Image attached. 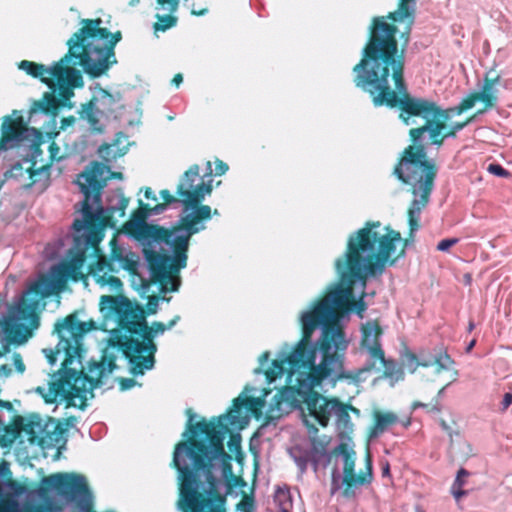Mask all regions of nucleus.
<instances>
[{"label": "nucleus", "mask_w": 512, "mask_h": 512, "mask_svg": "<svg viewBox=\"0 0 512 512\" xmlns=\"http://www.w3.org/2000/svg\"><path fill=\"white\" fill-rule=\"evenodd\" d=\"M359 413V410L350 404H345L337 398V404L333 411L337 425L347 428L351 425L350 412Z\"/></svg>", "instance_id": "25"}, {"label": "nucleus", "mask_w": 512, "mask_h": 512, "mask_svg": "<svg viewBox=\"0 0 512 512\" xmlns=\"http://www.w3.org/2000/svg\"><path fill=\"white\" fill-rule=\"evenodd\" d=\"M32 168V162L29 158H23L21 161L13 164L7 174L14 179L28 180L29 172Z\"/></svg>", "instance_id": "27"}, {"label": "nucleus", "mask_w": 512, "mask_h": 512, "mask_svg": "<svg viewBox=\"0 0 512 512\" xmlns=\"http://www.w3.org/2000/svg\"><path fill=\"white\" fill-rule=\"evenodd\" d=\"M475 328V323L473 320H469V323H468V327H467V331L470 333L474 330Z\"/></svg>", "instance_id": "60"}, {"label": "nucleus", "mask_w": 512, "mask_h": 512, "mask_svg": "<svg viewBox=\"0 0 512 512\" xmlns=\"http://www.w3.org/2000/svg\"><path fill=\"white\" fill-rule=\"evenodd\" d=\"M276 501L279 502V508L281 512H289L292 508V502L289 498L288 493L279 491L276 494Z\"/></svg>", "instance_id": "34"}, {"label": "nucleus", "mask_w": 512, "mask_h": 512, "mask_svg": "<svg viewBox=\"0 0 512 512\" xmlns=\"http://www.w3.org/2000/svg\"><path fill=\"white\" fill-rule=\"evenodd\" d=\"M110 245L111 252L109 258L104 255H98L96 262L89 267V274L93 276L95 282L100 286H109L111 290L121 292L123 283L112 273L118 272L116 263L118 264L125 254L115 238L110 241Z\"/></svg>", "instance_id": "13"}, {"label": "nucleus", "mask_w": 512, "mask_h": 512, "mask_svg": "<svg viewBox=\"0 0 512 512\" xmlns=\"http://www.w3.org/2000/svg\"><path fill=\"white\" fill-rule=\"evenodd\" d=\"M512 403V393L507 392L504 394L503 400H502V409L506 410Z\"/></svg>", "instance_id": "49"}, {"label": "nucleus", "mask_w": 512, "mask_h": 512, "mask_svg": "<svg viewBox=\"0 0 512 512\" xmlns=\"http://www.w3.org/2000/svg\"><path fill=\"white\" fill-rule=\"evenodd\" d=\"M354 285H355V283L352 285V290H354ZM364 296H365V293L363 292L361 297L358 300H356L354 297V291H352V296L348 300V310L351 307H354L356 312L360 315V317H363L362 314L366 310V304L363 300Z\"/></svg>", "instance_id": "32"}, {"label": "nucleus", "mask_w": 512, "mask_h": 512, "mask_svg": "<svg viewBox=\"0 0 512 512\" xmlns=\"http://www.w3.org/2000/svg\"><path fill=\"white\" fill-rule=\"evenodd\" d=\"M160 196L163 199V203H157L155 206H153L155 214L163 212L167 208V206L172 203L181 202L180 197L178 195L177 197L172 195L170 191L167 189L161 190Z\"/></svg>", "instance_id": "30"}, {"label": "nucleus", "mask_w": 512, "mask_h": 512, "mask_svg": "<svg viewBox=\"0 0 512 512\" xmlns=\"http://www.w3.org/2000/svg\"><path fill=\"white\" fill-rule=\"evenodd\" d=\"M457 376H458V371L457 370H453V378L452 380L447 383L446 385H444L442 388L439 389L438 393H437V397H441L444 393V390L454 381H456L457 379Z\"/></svg>", "instance_id": "51"}, {"label": "nucleus", "mask_w": 512, "mask_h": 512, "mask_svg": "<svg viewBox=\"0 0 512 512\" xmlns=\"http://www.w3.org/2000/svg\"><path fill=\"white\" fill-rule=\"evenodd\" d=\"M403 426L407 428L410 425V419H407L406 421L402 422Z\"/></svg>", "instance_id": "64"}, {"label": "nucleus", "mask_w": 512, "mask_h": 512, "mask_svg": "<svg viewBox=\"0 0 512 512\" xmlns=\"http://www.w3.org/2000/svg\"><path fill=\"white\" fill-rule=\"evenodd\" d=\"M449 118L450 110H444L441 116L438 117L428 136L430 145H435L437 148H440L447 138L456 137L457 132L466 127L473 120L474 116L462 122H455L447 128L446 122Z\"/></svg>", "instance_id": "19"}, {"label": "nucleus", "mask_w": 512, "mask_h": 512, "mask_svg": "<svg viewBox=\"0 0 512 512\" xmlns=\"http://www.w3.org/2000/svg\"><path fill=\"white\" fill-rule=\"evenodd\" d=\"M119 384H120V389L122 391H125V390L132 388L136 384V381L133 378H120Z\"/></svg>", "instance_id": "42"}, {"label": "nucleus", "mask_w": 512, "mask_h": 512, "mask_svg": "<svg viewBox=\"0 0 512 512\" xmlns=\"http://www.w3.org/2000/svg\"><path fill=\"white\" fill-rule=\"evenodd\" d=\"M399 417L392 411L375 409L372 412V423L368 428L367 436L370 440L379 438L388 429L399 423Z\"/></svg>", "instance_id": "21"}, {"label": "nucleus", "mask_w": 512, "mask_h": 512, "mask_svg": "<svg viewBox=\"0 0 512 512\" xmlns=\"http://www.w3.org/2000/svg\"><path fill=\"white\" fill-rule=\"evenodd\" d=\"M404 364L411 372H414L419 366L425 368L435 366L436 371L440 373L450 370L454 365V360L443 349H439L433 354L421 351L419 357L411 351H406L404 354Z\"/></svg>", "instance_id": "15"}, {"label": "nucleus", "mask_w": 512, "mask_h": 512, "mask_svg": "<svg viewBox=\"0 0 512 512\" xmlns=\"http://www.w3.org/2000/svg\"><path fill=\"white\" fill-rule=\"evenodd\" d=\"M99 103L103 109H100L101 114L109 113L114 111L115 98L107 90L101 89L99 97H95V103Z\"/></svg>", "instance_id": "29"}, {"label": "nucleus", "mask_w": 512, "mask_h": 512, "mask_svg": "<svg viewBox=\"0 0 512 512\" xmlns=\"http://www.w3.org/2000/svg\"><path fill=\"white\" fill-rule=\"evenodd\" d=\"M405 54L399 51L392 36L377 37L361 54L353 67L355 86L367 93L375 107L398 108L399 119L407 126L411 144L403 149L392 175L413 199L408 209L409 238L420 228V214L428 205L438 167L427 156L423 136L431 132L443 108L435 101L409 93L404 77Z\"/></svg>", "instance_id": "1"}, {"label": "nucleus", "mask_w": 512, "mask_h": 512, "mask_svg": "<svg viewBox=\"0 0 512 512\" xmlns=\"http://www.w3.org/2000/svg\"><path fill=\"white\" fill-rule=\"evenodd\" d=\"M269 357V352H264L262 355H261V358H260V361H266Z\"/></svg>", "instance_id": "62"}, {"label": "nucleus", "mask_w": 512, "mask_h": 512, "mask_svg": "<svg viewBox=\"0 0 512 512\" xmlns=\"http://www.w3.org/2000/svg\"><path fill=\"white\" fill-rule=\"evenodd\" d=\"M48 152H49V156L45 162H51V165H52L55 160L59 161L62 159V156L59 155L60 147L57 145L56 142L52 141L49 143Z\"/></svg>", "instance_id": "35"}, {"label": "nucleus", "mask_w": 512, "mask_h": 512, "mask_svg": "<svg viewBox=\"0 0 512 512\" xmlns=\"http://www.w3.org/2000/svg\"><path fill=\"white\" fill-rule=\"evenodd\" d=\"M74 57H67V53L51 68H47L43 64H39L29 60H22L18 64L20 70L25 71L28 75L39 78L41 82L53 87L55 82L59 85L67 84L71 87H82L83 77L79 70L73 65Z\"/></svg>", "instance_id": "11"}, {"label": "nucleus", "mask_w": 512, "mask_h": 512, "mask_svg": "<svg viewBox=\"0 0 512 512\" xmlns=\"http://www.w3.org/2000/svg\"><path fill=\"white\" fill-rule=\"evenodd\" d=\"M101 18L82 19V27L67 41V57H74L73 65H79L91 78H98L117 63L115 46L122 33H111L101 27Z\"/></svg>", "instance_id": "9"}, {"label": "nucleus", "mask_w": 512, "mask_h": 512, "mask_svg": "<svg viewBox=\"0 0 512 512\" xmlns=\"http://www.w3.org/2000/svg\"><path fill=\"white\" fill-rule=\"evenodd\" d=\"M207 169H208V175H211L212 174V165H211L210 161L207 162Z\"/></svg>", "instance_id": "63"}, {"label": "nucleus", "mask_w": 512, "mask_h": 512, "mask_svg": "<svg viewBox=\"0 0 512 512\" xmlns=\"http://www.w3.org/2000/svg\"><path fill=\"white\" fill-rule=\"evenodd\" d=\"M144 196L148 200L157 201V197L150 187L145 188Z\"/></svg>", "instance_id": "52"}, {"label": "nucleus", "mask_w": 512, "mask_h": 512, "mask_svg": "<svg viewBox=\"0 0 512 512\" xmlns=\"http://www.w3.org/2000/svg\"><path fill=\"white\" fill-rule=\"evenodd\" d=\"M361 348L364 349L371 360H383L384 350L380 342L383 330L377 320L368 321L361 328Z\"/></svg>", "instance_id": "20"}, {"label": "nucleus", "mask_w": 512, "mask_h": 512, "mask_svg": "<svg viewBox=\"0 0 512 512\" xmlns=\"http://www.w3.org/2000/svg\"><path fill=\"white\" fill-rule=\"evenodd\" d=\"M228 449L232 453H240L241 451V437L239 434H231L227 443Z\"/></svg>", "instance_id": "36"}, {"label": "nucleus", "mask_w": 512, "mask_h": 512, "mask_svg": "<svg viewBox=\"0 0 512 512\" xmlns=\"http://www.w3.org/2000/svg\"><path fill=\"white\" fill-rule=\"evenodd\" d=\"M166 14H156L157 21L154 23L153 28L156 32H165L166 30L176 26L178 18L174 15L176 12L165 11Z\"/></svg>", "instance_id": "28"}, {"label": "nucleus", "mask_w": 512, "mask_h": 512, "mask_svg": "<svg viewBox=\"0 0 512 512\" xmlns=\"http://www.w3.org/2000/svg\"><path fill=\"white\" fill-rule=\"evenodd\" d=\"M14 363H15L16 369L19 372L22 373L25 370V365H24V363L21 359V356L19 354L14 355Z\"/></svg>", "instance_id": "48"}, {"label": "nucleus", "mask_w": 512, "mask_h": 512, "mask_svg": "<svg viewBox=\"0 0 512 512\" xmlns=\"http://www.w3.org/2000/svg\"><path fill=\"white\" fill-rule=\"evenodd\" d=\"M185 440L175 446L172 465L179 473L178 507L181 512H227V495L245 486L241 476L233 474L232 457L224 449L230 432L227 424L202 418L187 409Z\"/></svg>", "instance_id": "3"}, {"label": "nucleus", "mask_w": 512, "mask_h": 512, "mask_svg": "<svg viewBox=\"0 0 512 512\" xmlns=\"http://www.w3.org/2000/svg\"><path fill=\"white\" fill-rule=\"evenodd\" d=\"M323 359L310 371L300 375V378H292L295 382L294 387H283L274 396L270 404L268 414L270 417H280L283 412L282 405L286 404L290 408H301L304 422L307 427H312L315 431L314 423L321 427H326L333 416L337 398L326 397L314 390V387L320 385L325 379H330L333 384L341 380H356L359 373L345 371L343 362L344 345H339L331 354L329 340L323 344ZM291 382V379H290Z\"/></svg>", "instance_id": "6"}, {"label": "nucleus", "mask_w": 512, "mask_h": 512, "mask_svg": "<svg viewBox=\"0 0 512 512\" xmlns=\"http://www.w3.org/2000/svg\"><path fill=\"white\" fill-rule=\"evenodd\" d=\"M105 166L99 162H93L90 168L79 174L77 184L80 191L84 195L82 201L83 219H75L73 229L76 232L88 230L87 234L78 235L74 238L73 247L68 251V259H71L76 253L83 251L85 260L87 259V251L95 248L102 238V228L113 226V215L117 212L119 217H124L129 204V198L121 195L117 207H110L109 214H104L101 205V195L106 186L104 178Z\"/></svg>", "instance_id": "8"}, {"label": "nucleus", "mask_w": 512, "mask_h": 512, "mask_svg": "<svg viewBox=\"0 0 512 512\" xmlns=\"http://www.w3.org/2000/svg\"><path fill=\"white\" fill-rule=\"evenodd\" d=\"M228 168L229 167L225 162H223L219 159L216 160V167H215L216 175L221 176V175L225 174L227 172Z\"/></svg>", "instance_id": "43"}, {"label": "nucleus", "mask_w": 512, "mask_h": 512, "mask_svg": "<svg viewBox=\"0 0 512 512\" xmlns=\"http://www.w3.org/2000/svg\"><path fill=\"white\" fill-rule=\"evenodd\" d=\"M334 454L343 456V497L349 499L355 496L356 490L361 486L368 485L372 482V460L368 453L366 457L365 471L358 474L355 472V452L348 449L347 444L340 443L333 451Z\"/></svg>", "instance_id": "12"}, {"label": "nucleus", "mask_w": 512, "mask_h": 512, "mask_svg": "<svg viewBox=\"0 0 512 512\" xmlns=\"http://www.w3.org/2000/svg\"><path fill=\"white\" fill-rule=\"evenodd\" d=\"M208 13L207 7L196 6L195 4L191 7V14L194 16H204Z\"/></svg>", "instance_id": "45"}, {"label": "nucleus", "mask_w": 512, "mask_h": 512, "mask_svg": "<svg viewBox=\"0 0 512 512\" xmlns=\"http://www.w3.org/2000/svg\"><path fill=\"white\" fill-rule=\"evenodd\" d=\"M266 401L263 397H253L246 396L242 398L241 396L236 397L232 401L231 408L227 411V413L219 416L213 417L215 422L220 421L221 423L229 425H236L240 418V411L243 407L247 408L255 418H260L262 415V410L265 407Z\"/></svg>", "instance_id": "17"}, {"label": "nucleus", "mask_w": 512, "mask_h": 512, "mask_svg": "<svg viewBox=\"0 0 512 512\" xmlns=\"http://www.w3.org/2000/svg\"><path fill=\"white\" fill-rule=\"evenodd\" d=\"M100 307L101 311L114 315L118 328L125 332L117 344L129 362L130 373L139 376L153 369L157 352L154 338L167 330L166 324L155 321L148 326L143 308L124 296L103 295Z\"/></svg>", "instance_id": "7"}, {"label": "nucleus", "mask_w": 512, "mask_h": 512, "mask_svg": "<svg viewBox=\"0 0 512 512\" xmlns=\"http://www.w3.org/2000/svg\"><path fill=\"white\" fill-rule=\"evenodd\" d=\"M180 317L179 316H175L173 319H171L168 324L166 325L167 329H170L172 328L178 321H179Z\"/></svg>", "instance_id": "55"}, {"label": "nucleus", "mask_w": 512, "mask_h": 512, "mask_svg": "<svg viewBox=\"0 0 512 512\" xmlns=\"http://www.w3.org/2000/svg\"><path fill=\"white\" fill-rule=\"evenodd\" d=\"M28 434H29V441L31 443H34L37 440V436L34 434V431H33L32 427H31L30 430H28Z\"/></svg>", "instance_id": "57"}, {"label": "nucleus", "mask_w": 512, "mask_h": 512, "mask_svg": "<svg viewBox=\"0 0 512 512\" xmlns=\"http://www.w3.org/2000/svg\"><path fill=\"white\" fill-rule=\"evenodd\" d=\"M469 475H470V473L466 469L460 468L457 472L456 478H455L452 486H456L458 488L463 487L466 483L465 478H467Z\"/></svg>", "instance_id": "39"}, {"label": "nucleus", "mask_w": 512, "mask_h": 512, "mask_svg": "<svg viewBox=\"0 0 512 512\" xmlns=\"http://www.w3.org/2000/svg\"><path fill=\"white\" fill-rule=\"evenodd\" d=\"M27 125L22 116H5L1 124L0 151L13 148L26 138Z\"/></svg>", "instance_id": "18"}, {"label": "nucleus", "mask_w": 512, "mask_h": 512, "mask_svg": "<svg viewBox=\"0 0 512 512\" xmlns=\"http://www.w3.org/2000/svg\"><path fill=\"white\" fill-rule=\"evenodd\" d=\"M488 171L493 174V175H496V176H499V177H508L509 176V172L503 168L500 164H490L488 166Z\"/></svg>", "instance_id": "40"}, {"label": "nucleus", "mask_w": 512, "mask_h": 512, "mask_svg": "<svg viewBox=\"0 0 512 512\" xmlns=\"http://www.w3.org/2000/svg\"><path fill=\"white\" fill-rule=\"evenodd\" d=\"M415 0H399L395 11L389 12L386 16L373 17L369 26L368 39L361 54L373 39L377 37L392 36L399 51L405 50L410 42V35L415 23Z\"/></svg>", "instance_id": "10"}, {"label": "nucleus", "mask_w": 512, "mask_h": 512, "mask_svg": "<svg viewBox=\"0 0 512 512\" xmlns=\"http://www.w3.org/2000/svg\"><path fill=\"white\" fill-rule=\"evenodd\" d=\"M381 474H382V477L391 478L390 464L387 460L381 462Z\"/></svg>", "instance_id": "47"}, {"label": "nucleus", "mask_w": 512, "mask_h": 512, "mask_svg": "<svg viewBox=\"0 0 512 512\" xmlns=\"http://www.w3.org/2000/svg\"><path fill=\"white\" fill-rule=\"evenodd\" d=\"M379 221H367L362 228L352 233L347 242L343 257L335 262L340 273V284L329 290L319 299L312 310L301 316L302 337L290 352L293 365L311 363L316 360L319 350L323 359V344L329 340L331 354L338 345L343 349L345 360L348 341L343 328L336 318L348 311V300L352 296V285L357 281L366 286L368 276L381 275L386 266H393L405 255L409 238L402 239L400 232L390 226L384 227V233L377 229Z\"/></svg>", "instance_id": "2"}, {"label": "nucleus", "mask_w": 512, "mask_h": 512, "mask_svg": "<svg viewBox=\"0 0 512 512\" xmlns=\"http://www.w3.org/2000/svg\"><path fill=\"white\" fill-rule=\"evenodd\" d=\"M378 361L383 367V374L388 378H395L396 380L403 378V371L400 367H398L397 363L393 359H386L384 357L383 360H372L368 367L362 369L361 371H369L371 370L375 362Z\"/></svg>", "instance_id": "26"}, {"label": "nucleus", "mask_w": 512, "mask_h": 512, "mask_svg": "<svg viewBox=\"0 0 512 512\" xmlns=\"http://www.w3.org/2000/svg\"><path fill=\"white\" fill-rule=\"evenodd\" d=\"M463 487L451 486V493L456 501H459L463 496L467 495V491L462 489Z\"/></svg>", "instance_id": "44"}, {"label": "nucleus", "mask_w": 512, "mask_h": 512, "mask_svg": "<svg viewBox=\"0 0 512 512\" xmlns=\"http://www.w3.org/2000/svg\"><path fill=\"white\" fill-rule=\"evenodd\" d=\"M183 81V76L182 74L180 73H177L174 75V77L172 78V84H174L175 86H179Z\"/></svg>", "instance_id": "54"}, {"label": "nucleus", "mask_w": 512, "mask_h": 512, "mask_svg": "<svg viewBox=\"0 0 512 512\" xmlns=\"http://www.w3.org/2000/svg\"><path fill=\"white\" fill-rule=\"evenodd\" d=\"M61 88V96L64 99H69L73 95V91L71 90V86H68L67 84L59 85Z\"/></svg>", "instance_id": "46"}, {"label": "nucleus", "mask_w": 512, "mask_h": 512, "mask_svg": "<svg viewBox=\"0 0 512 512\" xmlns=\"http://www.w3.org/2000/svg\"><path fill=\"white\" fill-rule=\"evenodd\" d=\"M500 80V73L496 72L494 69H490L484 75L481 90L469 94V99L465 102L466 105H475L478 101L483 103V108L479 109L475 115L483 114L497 106L498 90L495 86L500 83Z\"/></svg>", "instance_id": "14"}, {"label": "nucleus", "mask_w": 512, "mask_h": 512, "mask_svg": "<svg viewBox=\"0 0 512 512\" xmlns=\"http://www.w3.org/2000/svg\"><path fill=\"white\" fill-rule=\"evenodd\" d=\"M440 426L442 427V429L447 432V434L449 435L450 438H452L453 436V431L451 429V427L447 424V422L443 419L440 420Z\"/></svg>", "instance_id": "53"}, {"label": "nucleus", "mask_w": 512, "mask_h": 512, "mask_svg": "<svg viewBox=\"0 0 512 512\" xmlns=\"http://www.w3.org/2000/svg\"><path fill=\"white\" fill-rule=\"evenodd\" d=\"M60 100L52 92H46L41 100L33 104L32 111L40 110L45 114H55L60 107Z\"/></svg>", "instance_id": "24"}, {"label": "nucleus", "mask_w": 512, "mask_h": 512, "mask_svg": "<svg viewBox=\"0 0 512 512\" xmlns=\"http://www.w3.org/2000/svg\"><path fill=\"white\" fill-rule=\"evenodd\" d=\"M112 148V145L110 144H104L100 147L99 151L101 153H104L106 151L107 154H109V150Z\"/></svg>", "instance_id": "58"}, {"label": "nucleus", "mask_w": 512, "mask_h": 512, "mask_svg": "<svg viewBox=\"0 0 512 512\" xmlns=\"http://www.w3.org/2000/svg\"><path fill=\"white\" fill-rule=\"evenodd\" d=\"M180 0H156V9L162 11L176 12L179 8Z\"/></svg>", "instance_id": "33"}, {"label": "nucleus", "mask_w": 512, "mask_h": 512, "mask_svg": "<svg viewBox=\"0 0 512 512\" xmlns=\"http://www.w3.org/2000/svg\"><path fill=\"white\" fill-rule=\"evenodd\" d=\"M42 156L43 150L41 148V143H33L31 146V158H29V160L31 162L35 161L36 164L40 165V160L44 161Z\"/></svg>", "instance_id": "37"}, {"label": "nucleus", "mask_w": 512, "mask_h": 512, "mask_svg": "<svg viewBox=\"0 0 512 512\" xmlns=\"http://www.w3.org/2000/svg\"><path fill=\"white\" fill-rule=\"evenodd\" d=\"M289 359L290 353L285 358L275 359L272 361L271 367H269L265 371V376L269 383L275 381L279 376H282L286 372L287 377L285 387H294L296 383L292 381L290 382V379L292 380V378L290 377L292 376V374L293 378H300V375L304 373H310V371H312V369H314V367L318 365L315 363L314 360H312V362L308 364L303 363V366L301 365V363H299V365H293Z\"/></svg>", "instance_id": "16"}, {"label": "nucleus", "mask_w": 512, "mask_h": 512, "mask_svg": "<svg viewBox=\"0 0 512 512\" xmlns=\"http://www.w3.org/2000/svg\"><path fill=\"white\" fill-rule=\"evenodd\" d=\"M458 238H447L441 240L437 245V250L442 252H447L451 247L458 243Z\"/></svg>", "instance_id": "38"}, {"label": "nucleus", "mask_w": 512, "mask_h": 512, "mask_svg": "<svg viewBox=\"0 0 512 512\" xmlns=\"http://www.w3.org/2000/svg\"><path fill=\"white\" fill-rule=\"evenodd\" d=\"M432 410H435L437 412H439L441 410V407H440L438 401H436L435 404L432 405Z\"/></svg>", "instance_id": "61"}, {"label": "nucleus", "mask_w": 512, "mask_h": 512, "mask_svg": "<svg viewBox=\"0 0 512 512\" xmlns=\"http://www.w3.org/2000/svg\"><path fill=\"white\" fill-rule=\"evenodd\" d=\"M468 99H469V95L467 97H465L464 99H462V101L459 103L458 106L448 108L447 110H450V115L453 113L459 115V114L463 113L464 111L471 109L474 105L469 106V105L465 104V102H467Z\"/></svg>", "instance_id": "41"}, {"label": "nucleus", "mask_w": 512, "mask_h": 512, "mask_svg": "<svg viewBox=\"0 0 512 512\" xmlns=\"http://www.w3.org/2000/svg\"><path fill=\"white\" fill-rule=\"evenodd\" d=\"M199 166L194 164L183 174L177 185L176 195L180 197L184 210H191L182 216L171 228L148 224L147 218L155 214L153 206L139 200V208L131 214L128 223L130 232L139 239L165 243L173 256L156 251H145L146 260L153 282L160 285L162 292L179 289V271L187 265L190 238L206 229L205 221L211 219L212 210L202 202L212 191L211 181L205 182L199 175Z\"/></svg>", "instance_id": "4"}, {"label": "nucleus", "mask_w": 512, "mask_h": 512, "mask_svg": "<svg viewBox=\"0 0 512 512\" xmlns=\"http://www.w3.org/2000/svg\"><path fill=\"white\" fill-rule=\"evenodd\" d=\"M97 329V324L93 319L80 321L78 311H74L59 319L54 325V332L59 341L56 345V354L63 353L62 373L60 377L52 381L49 385V391L44 395L46 403H54L59 397L61 401L66 402V407H86L87 392L86 384L89 383V389L100 387L102 378L117 367L116 357L114 355L104 354L100 361H91L88 364V373L83 375L76 369L69 368L76 358H82L83 336Z\"/></svg>", "instance_id": "5"}, {"label": "nucleus", "mask_w": 512, "mask_h": 512, "mask_svg": "<svg viewBox=\"0 0 512 512\" xmlns=\"http://www.w3.org/2000/svg\"><path fill=\"white\" fill-rule=\"evenodd\" d=\"M0 407L6 408L7 410H12L13 405L9 401L0 400Z\"/></svg>", "instance_id": "56"}, {"label": "nucleus", "mask_w": 512, "mask_h": 512, "mask_svg": "<svg viewBox=\"0 0 512 512\" xmlns=\"http://www.w3.org/2000/svg\"><path fill=\"white\" fill-rule=\"evenodd\" d=\"M51 183V162L40 160V165L32 162V168L29 172L28 181L24 187L31 188L35 186L40 192L45 191Z\"/></svg>", "instance_id": "22"}, {"label": "nucleus", "mask_w": 512, "mask_h": 512, "mask_svg": "<svg viewBox=\"0 0 512 512\" xmlns=\"http://www.w3.org/2000/svg\"><path fill=\"white\" fill-rule=\"evenodd\" d=\"M101 113L100 108L96 106L95 97L83 104L80 110V117L85 119L94 131H102L98 114Z\"/></svg>", "instance_id": "23"}, {"label": "nucleus", "mask_w": 512, "mask_h": 512, "mask_svg": "<svg viewBox=\"0 0 512 512\" xmlns=\"http://www.w3.org/2000/svg\"><path fill=\"white\" fill-rule=\"evenodd\" d=\"M137 262L132 258L130 255H124L122 259L119 261V263L116 265V268H118V271L120 269H124L128 271L131 274H135L137 271Z\"/></svg>", "instance_id": "31"}, {"label": "nucleus", "mask_w": 512, "mask_h": 512, "mask_svg": "<svg viewBox=\"0 0 512 512\" xmlns=\"http://www.w3.org/2000/svg\"><path fill=\"white\" fill-rule=\"evenodd\" d=\"M476 344V339H472L466 347V352H470Z\"/></svg>", "instance_id": "59"}, {"label": "nucleus", "mask_w": 512, "mask_h": 512, "mask_svg": "<svg viewBox=\"0 0 512 512\" xmlns=\"http://www.w3.org/2000/svg\"><path fill=\"white\" fill-rule=\"evenodd\" d=\"M157 298L154 297L153 299H150L147 304V309L150 314H154L157 311Z\"/></svg>", "instance_id": "50"}]
</instances>
